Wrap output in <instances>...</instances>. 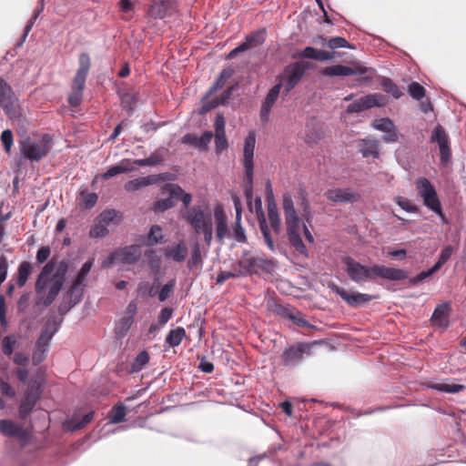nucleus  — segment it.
Masks as SVG:
<instances>
[{
  "mask_svg": "<svg viewBox=\"0 0 466 466\" xmlns=\"http://www.w3.org/2000/svg\"><path fill=\"white\" fill-rule=\"evenodd\" d=\"M13 362L18 366L15 370L17 380L26 384L23 397L18 406V414L21 420H26L40 400L46 384L44 373L39 369L37 372L28 380L29 370L26 368L29 363V357L20 351L14 354Z\"/></svg>",
  "mask_w": 466,
  "mask_h": 466,
  "instance_id": "f257e3e1",
  "label": "nucleus"
},
{
  "mask_svg": "<svg viewBox=\"0 0 466 466\" xmlns=\"http://www.w3.org/2000/svg\"><path fill=\"white\" fill-rule=\"evenodd\" d=\"M68 265L65 260L56 268L54 259L49 260L37 276L35 290L36 293L35 305L49 307L61 291L66 280Z\"/></svg>",
  "mask_w": 466,
  "mask_h": 466,
  "instance_id": "f03ea898",
  "label": "nucleus"
},
{
  "mask_svg": "<svg viewBox=\"0 0 466 466\" xmlns=\"http://www.w3.org/2000/svg\"><path fill=\"white\" fill-rule=\"evenodd\" d=\"M342 261L344 270L350 279L358 284L374 281L377 278L391 281H400L409 278V272L402 268L380 264L367 266L360 263L351 257H346Z\"/></svg>",
  "mask_w": 466,
  "mask_h": 466,
  "instance_id": "7ed1b4c3",
  "label": "nucleus"
},
{
  "mask_svg": "<svg viewBox=\"0 0 466 466\" xmlns=\"http://www.w3.org/2000/svg\"><path fill=\"white\" fill-rule=\"evenodd\" d=\"M282 208L285 218L286 231L289 242L291 248L304 258L309 257L308 249L300 237L301 228L305 235L306 239L309 243L314 242V238L308 227L302 221V218L299 217L295 208L294 200L289 192H286L282 197Z\"/></svg>",
  "mask_w": 466,
  "mask_h": 466,
  "instance_id": "20e7f679",
  "label": "nucleus"
},
{
  "mask_svg": "<svg viewBox=\"0 0 466 466\" xmlns=\"http://www.w3.org/2000/svg\"><path fill=\"white\" fill-rule=\"evenodd\" d=\"M91 67V59L87 53H81L78 57V68L71 85L67 101L71 106H78L83 99V91Z\"/></svg>",
  "mask_w": 466,
  "mask_h": 466,
  "instance_id": "39448f33",
  "label": "nucleus"
},
{
  "mask_svg": "<svg viewBox=\"0 0 466 466\" xmlns=\"http://www.w3.org/2000/svg\"><path fill=\"white\" fill-rule=\"evenodd\" d=\"M256 144V136L249 132L245 138L243 152V167L245 170V185L243 187L244 196L248 204H251L253 198V175H254V149Z\"/></svg>",
  "mask_w": 466,
  "mask_h": 466,
  "instance_id": "423d86ee",
  "label": "nucleus"
},
{
  "mask_svg": "<svg viewBox=\"0 0 466 466\" xmlns=\"http://www.w3.org/2000/svg\"><path fill=\"white\" fill-rule=\"evenodd\" d=\"M53 144V138L49 134H44L38 139L26 137L20 142V152L26 159L38 162L47 156Z\"/></svg>",
  "mask_w": 466,
  "mask_h": 466,
  "instance_id": "0eeeda50",
  "label": "nucleus"
},
{
  "mask_svg": "<svg viewBox=\"0 0 466 466\" xmlns=\"http://www.w3.org/2000/svg\"><path fill=\"white\" fill-rule=\"evenodd\" d=\"M273 268L272 260L263 257L252 256L249 251H244L237 263L232 265V269L238 268V272L242 273V277L258 274V270L269 273L273 270Z\"/></svg>",
  "mask_w": 466,
  "mask_h": 466,
  "instance_id": "6e6552de",
  "label": "nucleus"
},
{
  "mask_svg": "<svg viewBox=\"0 0 466 466\" xmlns=\"http://www.w3.org/2000/svg\"><path fill=\"white\" fill-rule=\"evenodd\" d=\"M309 68L310 63L306 61H297L285 66L279 82L284 84L285 96L296 87Z\"/></svg>",
  "mask_w": 466,
  "mask_h": 466,
  "instance_id": "1a4fd4ad",
  "label": "nucleus"
},
{
  "mask_svg": "<svg viewBox=\"0 0 466 466\" xmlns=\"http://www.w3.org/2000/svg\"><path fill=\"white\" fill-rule=\"evenodd\" d=\"M320 342H297L287 348L281 354V361L285 367H295L300 364L304 355H311L312 348Z\"/></svg>",
  "mask_w": 466,
  "mask_h": 466,
  "instance_id": "9d476101",
  "label": "nucleus"
},
{
  "mask_svg": "<svg viewBox=\"0 0 466 466\" xmlns=\"http://www.w3.org/2000/svg\"><path fill=\"white\" fill-rule=\"evenodd\" d=\"M0 106L10 119L20 116V106L11 86L0 77Z\"/></svg>",
  "mask_w": 466,
  "mask_h": 466,
  "instance_id": "9b49d317",
  "label": "nucleus"
},
{
  "mask_svg": "<svg viewBox=\"0 0 466 466\" xmlns=\"http://www.w3.org/2000/svg\"><path fill=\"white\" fill-rule=\"evenodd\" d=\"M416 188L423 199L424 206L432 212H441V204L436 189L426 177H420L416 181Z\"/></svg>",
  "mask_w": 466,
  "mask_h": 466,
  "instance_id": "f8f14e48",
  "label": "nucleus"
},
{
  "mask_svg": "<svg viewBox=\"0 0 466 466\" xmlns=\"http://www.w3.org/2000/svg\"><path fill=\"white\" fill-rule=\"evenodd\" d=\"M120 215L116 209H106L102 211L94 220L89 230L91 238H102L108 235V226Z\"/></svg>",
  "mask_w": 466,
  "mask_h": 466,
  "instance_id": "ddd939ff",
  "label": "nucleus"
},
{
  "mask_svg": "<svg viewBox=\"0 0 466 466\" xmlns=\"http://www.w3.org/2000/svg\"><path fill=\"white\" fill-rule=\"evenodd\" d=\"M177 11V0H152L146 12V16L155 20H164Z\"/></svg>",
  "mask_w": 466,
  "mask_h": 466,
  "instance_id": "4468645a",
  "label": "nucleus"
},
{
  "mask_svg": "<svg viewBox=\"0 0 466 466\" xmlns=\"http://www.w3.org/2000/svg\"><path fill=\"white\" fill-rule=\"evenodd\" d=\"M431 142L437 143L439 146L441 165L444 167L448 166L451 162V152L449 137L441 125H437L432 130Z\"/></svg>",
  "mask_w": 466,
  "mask_h": 466,
  "instance_id": "2eb2a0df",
  "label": "nucleus"
},
{
  "mask_svg": "<svg viewBox=\"0 0 466 466\" xmlns=\"http://www.w3.org/2000/svg\"><path fill=\"white\" fill-rule=\"evenodd\" d=\"M368 73H375L373 68H369L363 66L360 64H355L351 66H344V65H334L330 66H327L322 69L321 74L325 76H346L352 75L363 76Z\"/></svg>",
  "mask_w": 466,
  "mask_h": 466,
  "instance_id": "dca6fc26",
  "label": "nucleus"
},
{
  "mask_svg": "<svg viewBox=\"0 0 466 466\" xmlns=\"http://www.w3.org/2000/svg\"><path fill=\"white\" fill-rule=\"evenodd\" d=\"M385 96L381 94H370L353 101L347 107V113H360L374 106H383Z\"/></svg>",
  "mask_w": 466,
  "mask_h": 466,
  "instance_id": "f3484780",
  "label": "nucleus"
},
{
  "mask_svg": "<svg viewBox=\"0 0 466 466\" xmlns=\"http://www.w3.org/2000/svg\"><path fill=\"white\" fill-rule=\"evenodd\" d=\"M329 288L335 294L339 296L341 299L352 308H360L373 299V297L370 294L360 292L350 293L336 284L330 285Z\"/></svg>",
  "mask_w": 466,
  "mask_h": 466,
  "instance_id": "a211bd4d",
  "label": "nucleus"
},
{
  "mask_svg": "<svg viewBox=\"0 0 466 466\" xmlns=\"http://www.w3.org/2000/svg\"><path fill=\"white\" fill-rule=\"evenodd\" d=\"M184 218L195 232H198L199 228L212 222L211 214L206 213L203 207L199 205L188 208Z\"/></svg>",
  "mask_w": 466,
  "mask_h": 466,
  "instance_id": "6ab92c4d",
  "label": "nucleus"
},
{
  "mask_svg": "<svg viewBox=\"0 0 466 466\" xmlns=\"http://www.w3.org/2000/svg\"><path fill=\"white\" fill-rule=\"evenodd\" d=\"M325 197L329 201L339 204H353L360 199V194L349 187L328 189Z\"/></svg>",
  "mask_w": 466,
  "mask_h": 466,
  "instance_id": "aec40b11",
  "label": "nucleus"
},
{
  "mask_svg": "<svg viewBox=\"0 0 466 466\" xmlns=\"http://www.w3.org/2000/svg\"><path fill=\"white\" fill-rule=\"evenodd\" d=\"M452 309L449 302H442L438 304L431 317V325L442 331L446 330L450 326V317Z\"/></svg>",
  "mask_w": 466,
  "mask_h": 466,
  "instance_id": "412c9836",
  "label": "nucleus"
},
{
  "mask_svg": "<svg viewBox=\"0 0 466 466\" xmlns=\"http://www.w3.org/2000/svg\"><path fill=\"white\" fill-rule=\"evenodd\" d=\"M0 432L5 437L16 438L22 441H27L30 438L27 430L8 419L0 420Z\"/></svg>",
  "mask_w": 466,
  "mask_h": 466,
  "instance_id": "4be33fe9",
  "label": "nucleus"
},
{
  "mask_svg": "<svg viewBox=\"0 0 466 466\" xmlns=\"http://www.w3.org/2000/svg\"><path fill=\"white\" fill-rule=\"evenodd\" d=\"M282 87V83H278L274 85L269 91L268 92L260 108V120L262 123H268L269 120V114L271 108L273 107L275 102L277 101L280 90Z\"/></svg>",
  "mask_w": 466,
  "mask_h": 466,
  "instance_id": "5701e85b",
  "label": "nucleus"
},
{
  "mask_svg": "<svg viewBox=\"0 0 466 466\" xmlns=\"http://www.w3.org/2000/svg\"><path fill=\"white\" fill-rule=\"evenodd\" d=\"M255 207H256V212H257L259 229L262 233L264 242L271 251H274L275 244H274V241H273L271 234H270V229L267 223L265 213L262 209V202H261L260 198H258L255 200Z\"/></svg>",
  "mask_w": 466,
  "mask_h": 466,
  "instance_id": "b1692460",
  "label": "nucleus"
},
{
  "mask_svg": "<svg viewBox=\"0 0 466 466\" xmlns=\"http://www.w3.org/2000/svg\"><path fill=\"white\" fill-rule=\"evenodd\" d=\"M226 121L223 114H217L215 118V145L216 153L220 154L228 147L225 132Z\"/></svg>",
  "mask_w": 466,
  "mask_h": 466,
  "instance_id": "393cba45",
  "label": "nucleus"
},
{
  "mask_svg": "<svg viewBox=\"0 0 466 466\" xmlns=\"http://www.w3.org/2000/svg\"><path fill=\"white\" fill-rule=\"evenodd\" d=\"M357 149L363 157L379 158L380 156V146L378 139L373 137H366L359 139L357 142Z\"/></svg>",
  "mask_w": 466,
  "mask_h": 466,
  "instance_id": "a878e982",
  "label": "nucleus"
},
{
  "mask_svg": "<svg viewBox=\"0 0 466 466\" xmlns=\"http://www.w3.org/2000/svg\"><path fill=\"white\" fill-rule=\"evenodd\" d=\"M164 256L175 262H183L188 254V248L183 240L178 241L174 246H167L163 248Z\"/></svg>",
  "mask_w": 466,
  "mask_h": 466,
  "instance_id": "bb28decb",
  "label": "nucleus"
},
{
  "mask_svg": "<svg viewBox=\"0 0 466 466\" xmlns=\"http://www.w3.org/2000/svg\"><path fill=\"white\" fill-rule=\"evenodd\" d=\"M213 134L211 131H205L201 137L188 133L182 137L181 142L183 144L192 145L199 150L205 151L208 149Z\"/></svg>",
  "mask_w": 466,
  "mask_h": 466,
  "instance_id": "cd10ccee",
  "label": "nucleus"
},
{
  "mask_svg": "<svg viewBox=\"0 0 466 466\" xmlns=\"http://www.w3.org/2000/svg\"><path fill=\"white\" fill-rule=\"evenodd\" d=\"M167 192L175 198L176 201L181 200L185 208L188 209L192 201V195L186 193L183 188L177 184H167L162 188V193Z\"/></svg>",
  "mask_w": 466,
  "mask_h": 466,
  "instance_id": "c85d7f7f",
  "label": "nucleus"
},
{
  "mask_svg": "<svg viewBox=\"0 0 466 466\" xmlns=\"http://www.w3.org/2000/svg\"><path fill=\"white\" fill-rule=\"evenodd\" d=\"M118 251V261L124 264H135L141 257L140 246L133 244L127 246Z\"/></svg>",
  "mask_w": 466,
  "mask_h": 466,
  "instance_id": "c756f323",
  "label": "nucleus"
},
{
  "mask_svg": "<svg viewBox=\"0 0 466 466\" xmlns=\"http://www.w3.org/2000/svg\"><path fill=\"white\" fill-rule=\"evenodd\" d=\"M62 319H58L55 315L50 316L47 319L38 339L50 343L54 335L58 331Z\"/></svg>",
  "mask_w": 466,
  "mask_h": 466,
  "instance_id": "7c9ffc66",
  "label": "nucleus"
},
{
  "mask_svg": "<svg viewBox=\"0 0 466 466\" xmlns=\"http://www.w3.org/2000/svg\"><path fill=\"white\" fill-rule=\"evenodd\" d=\"M167 238L163 234V229L159 225H152L147 237L143 239V244L146 247H153L159 244H165Z\"/></svg>",
  "mask_w": 466,
  "mask_h": 466,
  "instance_id": "2f4dec72",
  "label": "nucleus"
},
{
  "mask_svg": "<svg viewBox=\"0 0 466 466\" xmlns=\"http://www.w3.org/2000/svg\"><path fill=\"white\" fill-rule=\"evenodd\" d=\"M216 221V235L219 241H222L228 233L227 217L220 206H218L214 211Z\"/></svg>",
  "mask_w": 466,
  "mask_h": 466,
  "instance_id": "473e14b6",
  "label": "nucleus"
},
{
  "mask_svg": "<svg viewBox=\"0 0 466 466\" xmlns=\"http://www.w3.org/2000/svg\"><path fill=\"white\" fill-rule=\"evenodd\" d=\"M268 218L270 228L275 234H279L281 232V219L275 201L268 203Z\"/></svg>",
  "mask_w": 466,
  "mask_h": 466,
  "instance_id": "72a5a7b5",
  "label": "nucleus"
},
{
  "mask_svg": "<svg viewBox=\"0 0 466 466\" xmlns=\"http://www.w3.org/2000/svg\"><path fill=\"white\" fill-rule=\"evenodd\" d=\"M49 346L50 343L37 339L32 354V362L35 366L39 365L46 360Z\"/></svg>",
  "mask_w": 466,
  "mask_h": 466,
  "instance_id": "f704fd0d",
  "label": "nucleus"
},
{
  "mask_svg": "<svg viewBox=\"0 0 466 466\" xmlns=\"http://www.w3.org/2000/svg\"><path fill=\"white\" fill-rule=\"evenodd\" d=\"M157 181L156 176L149 175L147 177H137L127 181L124 187L127 191H137L148 185L154 184Z\"/></svg>",
  "mask_w": 466,
  "mask_h": 466,
  "instance_id": "c9c22d12",
  "label": "nucleus"
},
{
  "mask_svg": "<svg viewBox=\"0 0 466 466\" xmlns=\"http://www.w3.org/2000/svg\"><path fill=\"white\" fill-rule=\"evenodd\" d=\"M422 387L447 393H458L465 388L461 384L436 383L431 381L423 383Z\"/></svg>",
  "mask_w": 466,
  "mask_h": 466,
  "instance_id": "e433bc0d",
  "label": "nucleus"
},
{
  "mask_svg": "<svg viewBox=\"0 0 466 466\" xmlns=\"http://www.w3.org/2000/svg\"><path fill=\"white\" fill-rule=\"evenodd\" d=\"M94 411H89L85 414L81 420H77L76 417H73L70 420H67L65 422V428L71 431H78L84 428L86 424H88L94 418Z\"/></svg>",
  "mask_w": 466,
  "mask_h": 466,
  "instance_id": "4c0bfd02",
  "label": "nucleus"
},
{
  "mask_svg": "<svg viewBox=\"0 0 466 466\" xmlns=\"http://www.w3.org/2000/svg\"><path fill=\"white\" fill-rule=\"evenodd\" d=\"M232 75H233V69H231V68H225V69H223L219 73V75L217 77V79L214 82V84L210 86V88L207 92V94L205 96V98H208V96L213 95L217 90L221 89L225 86V84L228 81V79L229 77H231Z\"/></svg>",
  "mask_w": 466,
  "mask_h": 466,
  "instance_id": "58836bf2",
  "label": "nucleus"
},
{
  "mask_svg": "<svg viewBox=\"0 0 466 466\" xmlns=\"http://www.w3.org/2000/svg\"><path fill=\"white\" fill-rule=\"evenodd\" d=\"M32 272L33 265L30 262H21L17 268L16 285L19 288H23L26 284V281L28 280V278L32 274Z\"/></svg>",
  "mask_w": 466,
  "mask_h": 466,
  "instance_id": "ea45409f",
  "label": "nucleus"
},
{
  "mask_svg": "<svg viewBox=\"0 0 466 466\" xmlns=\"http://www.w3.org/2000/svg\"><path fill=\"white\" fill-rule=\"evenodd\" d=\"M121 106L122 109L127 111V115L130 116L135 111L137 96L135 93L131 92H123L120 94Z\"/></svg>",
  "mask_w": 466,
  "mask_h": 466,
  "instance_id": "a19ab883",
  "label": "nucleus"
},
{
  "mask_svg": "<svg viewBox=\"0 0 466 466\" xmlns=\"http://www.w3.org/2000/svg\"><path fill=\"white\" fill-rule=\"evenodd\" d=\"M186 337V330L182 327H177L171 329L166 337V343L170 348H175L180 345L182 339Z\"/></svg>",
  "mask_w": 466,
  "mask_h": 466,
  "instance_id": "79ce46f5",
  "label": "nucleus"
},
{
  "mask_svg": "<svg viewBox=\"0 0 466 466\" xmlns=\"http://www.w3.org/2000/svg\"><path fill=\"white\" fill-rule=\"evenodd\" d=\"M267 36V31L265 28H260L251 32L245 37V40L248 44L250 48L258 47L264 44Z\"/></svg>",
  "mask_w": 466,
  "mask_h": 466,
  "instance_id": "37998d69",
  "label": "nucleus"
},
{
  "mask_svg": "<svg viewBox=\"0 0 466 466\" xmlns=\"http://www.w3.org/2000/svg\"><path fill=\"white\" fill-rule=\"evenodd\" d=\"M202 256L200 248L198 244H196L191 248V255L187 262V267L189 270H194L195 268L201 269L202 268Z\"/></svg>",
  "mask_w": 466,
  "mask_h": 466,
  "instance_id": "c03bdc74",
  "label": "nucleus"
},
{
  "mask_svg": "<svg viewBox=\"0 0 466 466\" xmlns=\"http://www.w3.org/2000/svg\"><path fill=\"white\" fill-rule=\"evenodd\" d=\"M380 86L386 93L391 95L396 99L403 95L400 87L390 77H382Z\"/></svg>",
  "mask_w": 466,
  "mask_h": 466,
  "instance_id": "a18cd8bd",
  "label": "nucleus"
},
{
  "mask_svg": "<svg viewBox=\"0 0 466 466\" xmlns=\"http://www.w3.org/2000/svg\"><path fill=\"white\" fill-rule=\"evenodd\" d=\"M145 258L147 263L153 273H157L160 268V259L155 249H147L145 251Z\"/></svg>",
  "mask_w": 466,
  "mask_h": 466,
  "instance_id": "49530a36",
  "label": "nucleus"
},
{
  "mask_svg": "<svg viewBox=\"0 0 466 466\" xmlns=\"http://www.w3.org/2000/svg\"><path fill=\"white\" fill-rule=\"evenodd\" d=\"M109 421L111 423H120L126 417V407L123 404L115 405L109 412Z\"/></svg>",
  "mask_w": 466,
  "mask_h": 466,
  "instance_id": "de8ad7c7",
  "label": "nucleus"
},
{
  "mask_svg": "<svg viewBox=\"0 0 466 466\" xmlns=\"http://www.w3.org/2000/svg\"><path fill=\"white\" fill-rule=\"evenodd\" d=\"M274 313L283 319L291 320V319H294V314H297V309L290 305L277 304L274 308Z\"/></svg>",
  "mask_w": 466,
  "mask_h": 466,
  "instance_id": "09e8293b",
  "label": "nucleus"
},
{
  "mask_svg": "<svg viewBox=\"0 0 466 466\" xmlns=\"http://www.w3.org/2000/svg\"><path fill=\"white\" fill-rule=\"evenodd\" d=\"M298 195L300 199L299 205L303 211L302 216L305 218V219L307 221H309V219L310 218V206H309V202L308 200L307 191L304 188L300 187L298 190Z\"/></svg>",
  "mask_w": 466,
  "mask_h": 466,
  "instance_id": "8fccbe9b",
  "label": "nucleus"
},
{
  "mask_svg": "<svg viewBox=\"0 0 466 466\" xmlns=\"http://www.w3.org/2000/svg\"><path fill=\"white\" fill-rule=\"evenodd\" d=\"M176 205L175 198H172L171 194H168V197L166 198L158 199L154 203V211L155 212H164Z\"/></svg>",
  "mask_w": 466,
  "mask_h": 466,
  "instance_id": "3c124183",
  "label": "nucleus"
},
{
  "mask_svg": "<svg viewBox=\"0 0 466 466\" xmlns=\"http://www.w3.org/2000/svg\"><path fill=\"white\" fill-rule=\"evenodd\" d=\"M149 361V355L147 351H141L131 364V372L140 371Z\"/></svg>",
  "mask_w": 466,
  "mask_h": 466,
  "instance_id": "603ef678",
  "label": "nucleus"
},
{
  "mask_svg": "<svg viewBox=\"0 0 466 466\" xmlns=\"http://www.w3.org/2000/svg\"><path fill=\"white\" fill-rule=\"evenodd\" d=\"M85 287L86 284H78L75 279L70 289L65 294L73 299H78L79 303L83 298Z\"/></svg>",
  "mask_w": 466,
  "mask_h": 466,
  "instance_id": "864d4df0",
  "label": "nucleus"
},
{
  "mask_svg": "<svg viewBox=\"0 0 466 466\" xmlns=\"http://www.w3.org/2000/svg\"><path fill=\"white\" fill-rule=\"evenodd\" d=\"M76 304H78V299H73L64 294L63 299L58 306V313L63 318Z\"/></svg>",
  "mask_w": 466,
  "mask_h": 466,
  "instance_id": "5fc2aeb1",
  "label": "nucleus"
},
{
  "mask_svg": "<svg viewBox=\"0 0 466 466\" xmlns=\"http://www.w3.org/2000/svg\"><path fill=\"white\" fill-rule=\"evenodd\" d=\"M408 92L412 98L421 100L425 96L426 89L420 83L413 81L409 85Z\"/></svg>",
  "mask_w": 466,
  "mask_h": 466,
  "instance_id": "6e6d98bb",
  "label": "nucleus"
},
{
  "mask_svg": "<svg viewBox=\"0 0 466 466\" xmlns=\"http://www.w3.org/2000/svg\"><path fill=\"white\" fill-rule=\"evenodd\" d=\"M233 238H235L236 241H238L239 243H245L247 241L245 229L241 226L240 215L238 210H237L236 223H235V227L233 229Z\"/></svg>",
  "mask_w": 466,
  "mask_h": 466,
  "instance_id": "4d7b16f0",
  "label": "nucleus"
},
{
  "mask_svg": "<svg viewBox=\"0 0 466 466\" xmlns=\"http://www.w3.org/2000/svg\"><path fill=\"white\" fill-rule=\"evenodd\" d=\"M327 46L330 49H337L342 47H348L350 49H354V46L350 44L344 37L336 36L331 37L327 41Z\"/></svg>",
  "mask_w": 466,
  "mask_h": 466,
  "instance_id": "13d9d810",
  "label": "nucleus"
},
{
  "mask_svg": "<svg viewBox=\"0 0 466 466\" xmlns=\"http://www.w3.org/2000/svg\"><path fill=\"white\" fill-rule=\"evenodd\" d=\"M162 162V158L157 154H151L148 157L143 159H134L133 163L138 167H147L159 165Z\"/></svg>",
  "mask_w": 466,
  "mask_h": 466,
  "instance_id": "bf43d9fd",
  "label": "nucleus"
},
{
  "mask_svg": "<svg viewBox=\"0 0 466 466\" xmlns=\"http://www.w3.org/2000/svg\"><path fill=\"white\" fill-rule=\"evenodd\" d=\"M394 123L389 117H383L380 119H375L371 123V127L381 132L389 131V129L393 127Z\"/></svg>",
  "mask_w": 466,
  "mask_h": 466,
  "instance_id": "052dcab7",
  "label": "nucleus"
},
{
  "mask_svg": "<svg viewBox=\"0 0 466 466\" xmlns=\"http://www.w3.org/2000/svg\"><path fill=\"white\" fill-rule=\"evenodd\" d=\"M394 202L400 207L403 210L409 213L418 212V208L413 205L408 198L398 196L394 198Z\"/></svg>",
  "mask_w": 466,
  "mask_h": 466,
  "instance_id": "680f3d73",
  "label": "nucleus"
},
{
  "mask_svg": "<svg viewBox=\"0 0 466 466\" xmlns=\"http://www.w3.org/2000/svg\"><path fill=\"white\" fill-rule=\"evenodd\" d=\"M93 266V259H89L87 261H86L82 268H80L76 278V280L78 284H86V277L89 273V271L91 270V268Z\"/></svg>",
  "mask_w": 466,
  "mask_h": 466,
  "instance_id": "e2e57ef3",
  "label": "nucleus"
},
{
  "mask_svg": "<svg viewBox=\"0 0 466 466\" xmlns=\"http://www.w3.org/2000/svg\"><path fill=\"white\" fill-rule=\"evenodd\" d=\"M16 343L13 336H5L2 340V350L5 356L10 357L14 352V347Z\"/></svg>",
  "mask_w": 466,
  "mask_h": 466,
  "instance_id": "0e129e2a",
  "label": "nucleus"
},
{
  "mask_svg": "<svg viewBox=\"0 0 466 466\" xmlns=\"http://www.w3.org/2000/svg\"><path fill=\"white\" fill-rule=\"evenodd\" d=\"M175 284H176V280L171 279L161 288L159 294H158L159 301L163 302L170 297L171 293L174 290Z\"/></svg>",
  "mask_w": 466,
  "mask_h": 466,
  "instance_id": "69168bd1",
  "label": "nucleus"
},
{
  "mask_svg": "<svg viewBox=\"0 0 466 466\" xmlns=\"http://www.w3.org/2000/svg\"><path fill=\"white\" fill-rule=\"evenodd\" d=\"M239 277H242V273H239L238 268L233 269L232 271H220L217 275L216 281H217V284H222L229 279H235V278H239Z\"/></svg>",
  "mask_w": 466,
  "mask_h": 466,
  "instance_id": "338daca9",
  "label": "nucleus"
},
{
  "mask_svg": "<svg viewBox=\"0 0 466 466\" xmlns=\"http://www.w3.org/2000/svg\"><path fill=\"white\" fill-rule=\"evenodd\" d=\"M318 54V49L312 46H307L303 50L296 53L293 57L294 58H309L316 60Z\"/></svg>",
  "mask_w": 466,
  "mask_h": 466,
  "instance_id": "774afa93",
  "label": "nucleus"
}]
</instances>
